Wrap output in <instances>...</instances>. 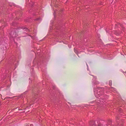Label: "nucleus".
Returning <instances> with one entry per match:
<instances>
[{
  "instance_id": "obj_7",
  "label": "nucleus",
  "mask_w": 126,
  "mask_h": 126,
  "mask_svg": "<svg viewBox=\"0 0 126 126\" xmlns=\"http://www.w3.org/2000/svg\"><path fill=\"white\" fill-rule=\"evenodd\" d=\"M109 85L110 86H111L112 85V81L110 80L109 82Z\"/></svg>"
},
{
  "instance_id": "obj_3",
  "label": "nucleus",
  "mask_w": 126,
  "mask_h": 126,
  "mask_svg": "<svg viewBox=\"0 0 126 126\" xmlns=\"http://www.w3.org/2000/svg\"><path fill=\"white\" fill-rule=\"evenodd\" d=\"M89 125L90 126H103L101 124H99L97 121L94 122L93 121H90L89 123Z\"/></svg>"
},
{
  "instance_id": "obj_15",
  "label": "nucleus",
  "mask_w": 126,
  "mask_h": 126,
  "mask_svg": "<svg viewBox=\"0 0 126 126\" xmlns=\"http://www.w3.org/2000/svg\"><path fill=\"white\" fill-rule=\"evenodd\" d=\"M92 103H91L90 104V105H91V106H93V105H93L92 104H91Z\"/></svg>"
},
{
  "instance_id": "obj_2",
  "label": "nucleus",
  "mask_w": 126,
  "mask_h": 126,
  "mask_svg": "<svg viewBox=\"0 0 126 126\" xmlns=\"http://www.w3.org/2000/svg\"><path fill=\"white\" fill-rule=\"evenodd\" d=\"M17 31V30L16 29L15 32L14 31H13L11 32L10 34V39L11 40H12L13 41L15 42V38L17 36V34L16 32Z\"/></svg>"
},
{
  "instance_id": "obj_6",
  "label": "nucleus",
  "mask_w": 126,
  "mask_h": 126,
  "mask_svg": "<svg viewBox=\"0 0 126 126\" xmlns=\"http://www.w3.org/2000/svg\"><path fill=\"white\" fill-rule=\"evenodd\" d=\"M33 63L34 64H37V65H38V63H37V61L35 59H34L33 62Z\"/></svg>"
},
{
  "instance_id": "obj_10",
  "label": "nucleus",
  "mask_w": 126,
  "mask_h": 126,
  "mask_svg": "<svg viewBox=\"0 0 126 126\" xmlns=\"http://www.w3.org/2000/svg\"><path fill=\"white\" fill-rule=\"evenodd\" d=\"M36 20L37 21H41V18H37Z\"/></svg>"
},
{
  "instance_id": "obj_16",
  "label": "nucleus",
  "mask_w": 126,
  "mask_h": 126,
  "mask_svg": "<svg viewBox=\"0 0 126 126\" xmlns=\"http://www.w3.org/2000/svg\"><path fill=\"white\" fill-rule=\"evenodd\" d=\"M31 1V0H28L29 3H30V2Z\"/></svg>"
},
{
  "instance_id": "obj_9",
  "label": "nucleus",
  "mask_w": 126,
  "mask_h": 126,
  "mask_svg": "<svg viewBox=\"0 0 126 126\" xmlns=\"http://www.w3.org/2000/svg\"><path fill=\"white\" fill-rule=\"evenodd\" d=\"M23 29H25V31L27 32H28V31L30 32V30H29L27 28H24Z\"/></svg>"
},
{
  "instance_id": "obj_13",
  "label": "nucleus",
  "mask_w": 126,
  "mask_h": 126,
  "mask_svg": "<svg viewBox=\"0 0 126 126\" xmlns=\"http://www.w3.org/2000/svg\"><path fill=\"white\" fill-rule=\"evenodd\" d=\"M12 61V60H11V59H10V62H11ZM13 61H14L13 60H12V62H13Z\"/></svg>"
},
{
  "instance_id": "obj_12",
  "label": "nucleus",
  "mask_w": 126,
  "mask_h": 126,
  "mask_svg": "<svg viewBox=\"0 0 126 126\" xmlns=\"http://www.w3.org/2000/svg\"><path fill=\"white\" fill-rule=\"evenodd\" d=\"M118 111L120 112H121L122 111V109L121 108H119Z\"/></svg>"
},
{
  "instance_id": "obj_23",
  "label": "nucleus",
  "mask_w": 126,
  "mask_h": 126,
  "mask_svg": "<svg viewBox=\"0 0 126 126\" xmlns=\"http://www.w3.org/2000/svg\"><path fill=\"white\" fill-rule=\"evenodd\" d=\"M4 58H3V59H2V60H3L4 59Z\"/></svg>"
},
{
  "instance_id": "obj_24",
  "label": "nucleus",
  "mask_w": 126,
  "mask_h": 126,
  "mask_svg": "<svg viewBox=\"0 0 126 126\" xmlns=\"http://www.w3.org/2000/svg\"><path fill=\"white\" fill-rule=\"evenodd\" d=\"M117 118H118V117H117Z\"/></svg>"
},
{
  "instance_id": "obj_20",
  "label": "nucleus",
  "mask_w": 126,
  "mask_h": 126,
  "mask_svg": "<svg viewBox=\"0 0 126 126\" xmlns=\"http://www.w3.org/2000/svg\"><path fill=\"white\" fill-rule=\"evenodd\" d=\"M55 3H56H56H56V1H55Z\"/></svg>"
},
{
  "instance_id": "obj_21",
  "label": "nucleus",
  "mask_w": 126,
  "mask_h": 126,
  "mask_svg": "<svg viewBox=\"0 0 126 126\" xmlns=\"http://www.w3.org/2000/svg\"><path fill=\"white\" fill-rule=\"evenodd\" d=\"M54 13H55V11L54 12Z\"/></svg>"
},
{
  "instance_id": "obj_11",
  "label": "nucleus",
  "mask_w": 126,
  "mask_h": 126,
  "mask_svg": "<svg viewBox=\"0 0 126 126\" xmlns=\"http://www.w3.org/2000/svg\"><path fill=\"white\" fill-rule=\"evenodd\" d=\"M12 25L13 26H15L16 25V23L13 22L12 23Z\"/></svg>"
},
{
  "instance_id": "obj_4",
  "label": "nucleus",
  "mask_w": 126,
  "mask_h": 126,
  "mask_svg": "<svg viewBox=\"0 0 126 126\" xmlns=\"http://www.w3.org/2000/svg\"><path fill=\"white\" fill-rule=\"evenodd\" d=\"M94 77V79H93L92 81V83L93 85H97L99 83V82L96 80V77L93 76Z\"/></svg>"
},
{
  "instance_id": "obj_5",
  "label": "nucleus",
  "mask_w": 126,
  "mask_h": 126,
  "mask_svg": "<svg viewBox=\"0 0 126 126\" xmlns=\"http://www.w3.org/2000/svg\"><path fill=\"white\" fill-rule=\"evenodd\" d=\"M109 90L114 92L116 91V89L112 87L109 88Z\"/></svg>"
},
{
  "instance_id": "obj_22",
  "label": "nucleus",
  "mask_w": 126,
  "mask_h": 126,
  "mask_svg": "<svg viewBox=\"0 0 126 126\" xmlns=\"http://www.w3.org/2000/svg\"><path fill=\"white\" fill-rule=\"evenodd\" d=\"M92 76H93V75H92Z\"/></svg>"
},
{
  "instance_id": "obj_14",
  "label": "nucleus",
  "mask_w": 126,
  "mask_h": 126,
  "mask_svg": "<svg viewBox=\"0 0 126 126\" xmlns=\"http://www.w3.org/2000/svg\"><path fill=\"white\" fill-rule=\"evenodd\" d=\"M86 65H87V69L88 70V65H87V63H86Z\"/></svg>"
},
{
  "instance_id": "obj_17",
  "label": "nucleus",
  "mask_w": 126,
  "mask_h": 126,
  "mask_svg": "<svg viewBox=\"0 0 126 126\" xmlns=\"http://www.w3.org/2000/svg\"><path fill=\"white\" fill-rule=\"evenodd\" d=\"M30 126H33V125L32 124H31L30 125Z\"/></svg>"
},
{
  "instance_id": "obj_19",
  "label": "nucleus",
  "mask_w": 126,
  "mask_h": 126,
  "mask_svg": "<svg viewBox=\"0 0 126 126\" xmlns=\"http://www.w3.org/2000/svg\"><path fill=\"white\" fill-rule=\"evenodd\" d=\"M53 88L54 89H55V87L54 86H53Z\"/></svg>"
},
{
  "instance_id": "obj_8",
  "label": "nucleus",
  "mask_w": 126,
  "mask_h": 126,
  "mask_svg": "<svg viewBox=\"0 0 126 126\" xmlns=\"http://www.w3.org/2000/svg\"><path fill=\"white\" fill-rule=\"evenodd\" d=\"M74 51L78 55V56L79 57V56L78 54L77 51L76 49H75V48L74 49Z\"/></svg>"
},
{
  "instance_id": "obj_1",
  "label": "nucleus",
  "mask_w": 126,
  "mask_h": 126,
  "mask_svg": "<svg viewBox=\"0 0 126 126\" xmlns=\"http://www.w3.org/2000/svg\"><path fill=\"white\" fill-rule=\"evenodd\" d=\"M103 88L97 87L94 89V91L95 96L96 97L98 98L96 101H93L92 103H94L95 104L97 105V108H99V107H102L103 105V103L104 104V102H105V99L107 98V96L106 95L104 94L103 93Z\"/></svg>"
},
{
  "instance_id": "obj_18",
  "label": "nucleus",
  "mask_w": 126,
  "mask_h": 126,
  "mask_svg": "<svg viewBox=\"0 0 126 126\" xmlns=\"http://www.w3.org/2000/svg\"><path fill=\"white\" fill-rule=\"evenodd\" d=\"M25 126H29V125H27Z\"/></svg>"
}]
</instances>
